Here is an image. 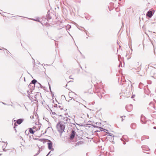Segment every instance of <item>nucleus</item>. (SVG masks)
<instances>
[{"mask_svg":"<svg viewBox=\"0 0 156 156\" xmlns=\"http://www.w3.org/2000/svg\"><path fill=\"white\" fill-rule=\"evenodd\" d=\"M23 119H19L18 120H17L16 121V122L18 124H20L23 122Z\"/></svg>","mask_w":156,"mask_h":156,"instance_id":"nucleus-8","label":"nucleus"},{"mask_svg":"<svg viewBox=\"0 0 156 156\" xmlns=\"http://www.w3.org/2000/svg\"><path fill=\"white\" fill-rule=\"evenodd\" d=\"M133 125H135V124H132L131 125V126L132 127Z\"/></svg>","mask_w":156,"mask_h":156,"instance_id":"nucleus-13","label":"nucleus"},{"mask_svg":"<svg viewBox=\"0 0 156 156\" xmlns=\"http://www.w3.org/2000/svg\"><path fill=\"white\" fill-rule=\"evenodd\" d=\"M75 134L76 132L73 130L72 131L70 137V140H73L74 138Z\"/></svg>","mask_w":156,"mask_h":156,"instance_id":"nucleus-5","label":"nucleus"},{"mask_svg":"<svg viewBox=\"0 0 156 156\" xmlns=\"http://www.w3.org/2000/svg\"><path fill=\"white\" fill-rule=\"evenodd\" d=\"M39 140L41 142H44L45 140L44 139H39Z\"/></svg>","mask_w":156,"mask_h":156,"instance_id":"nucleus-11","label":"nucleus"},{"mask_svg":"<svg viewBox=\"0 0 156 156\" xmlns=\"http://www.w3.org/2000/svg\"><path fill=\"white\" fill-rule=\"evenodd\" d=\"M49 142L48 143V148L49 149L51 150L52 147V144L51 141L49 140Z\"/></svg>","mask_w":156,"mask_h":156,"instance_id":"nucleus-6","label":"nucleus"},{"mask_svg":"<svg viewBox=\"0 0 156 156\" xmlns=\"http://www.w3.org/2000/svg\"><path fill=\"white\" fill-rule=\"evenodd\" d=\"M29 132L32 134H34V133L38 130V129H36V126H34L32 128H30L28 129Z\"/></svg>","mask_w":156,"mask_h":156,"instance_id":"nucleus-3","label":"nucleus"},{"mask_svg":"<svg viewBox=\"0 0 156 156\" xmlns=\"http://www.w3.org/2000/svg\"><path fill=\"white\" fill-rule=\"evenodd\" d=\"M16 122H15L14 123V126H17V125H16Z\"/></svg>","mask_w":156,"mask_h":156,"instance_id":"nucleus-12","label":"nucleus"},{"mask_svg":"<svg viewBox=\"0 0 156 156\" xmlns=\"http://www.w3.org/2000/svg\"><path fill=\"white\" fill-rule=\"evenodd\" d=\"M65 126L62 124L61 122H59L56 125V128L60 134H62L64 131Z\"/></svg>","mask_w":156,"mask_h":156,"instance_id":"nucleus-1","label":"nucleus"},{"mask_svg":"<svg viewBox=\"0 0 156 156\" xmlns=\"http://www.w3.org/2000/svg\"><path fill=\"white\" fill-rule=\"evenodd\" d=\"M35 20V21H37V20Z\"/></svg>","mask_w":156,"mask_h":156,"instance_id":"nucleus-14","label":"nucleus"},{"mask_svg":"<svg viewBox=\"0 0 156 156\" xmlns=\"http://www.w3.org/2000/svg\"><path fill=\"white\" fill-rule=\"evenodd\" d=\"M141 62H135V68L136 70L139 71L140 70L141 68Z\"/></svg>","mask_w":156,"mask_h":156,"instance_id":"nucleus-2","label":"nucleus"},{"mask_svg":"<svg viewBox=\"0 0 156 156\" xmlns=\"http://www.w3.org/2000/svg\"><path fill=\"white\" fill-rule=\"evenodd\" d=\"M37 81L35 80H33L31 82L33 84H35L36 83Z\"/></svg>","mask_w":156,"mask_h":156,"instance_id":"nucleus-9","label":"nucleus"},{"mask_svg":"<svg viewBox=\"0 0 156 156\" xmlns=\"http://www.w3.org/2000/svg\"><path fill=\"white\" fill-rule=\"evenodd\" d=\"M154 12V10H153V11L150 10L147 12L146 15L149 17L151 18L153 15Z\"/></svg>","mask_w":156,"mask_h":156,"instance_id":"nucleus-4","label":"nucleus"},{"mask_svg":"<svg viewBox=\"0 0 156 156\" xmlns=\"http://www.w3.org/2000/svg\"><path fill=\"white\" fill-rule=\"evenodd\" d=\"M25 134L27 135H28L29 134V130H26L25 131Z\"/></svg>","mask_w":156,"mask_h":156,"instance_id":"nucleus-10","label":"nucleus"},{"mask_svg":"<svg viewBox=\"0 0 156 156\" xmlns=\"http://www.w3.org/2000/svg\"><path fill=\"white\" fill-rule=\"evenodd\" d=\"M142 118H141V121H142Z\"/></svg>","mask_w":156,"mask_h":156,"instance_id":"nucleus-15","label":"nucleus"},{"mask_svg":"<svg viewBox=\"0 0 156 156\" xmlns=\"http://www.w3.org/2000/svg\"><path fill=\"white\" fill-rule=\"evenodd\" d=\"M74 94L72 92H69V96L71 98H73V96Z\"/></svg>","mask_w":156,"mask_h":156,"instance_id":"nucleus-7","label":"nucleus"}]
</instances>
